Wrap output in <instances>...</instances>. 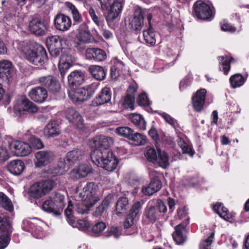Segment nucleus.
Instances as JSON below:
<instances>
[{"mask_svg": "<svg viewBox=\"0 0 249 249\" xmlns=\"http://www.w3.org/2000/svg\"><path fill=\"white\" fill-rule=\"evenodd\" d=\"M109 139L108 137H104L98 142L100 147L99 149H94V155H96L94 164L107 171H112L117 167L118 161L113 152L108 149L110 145Z\"/></svg>", "mask_w": 249, "mask_h": 249, "instance_id": "obj_1", "label": "nucleus"}, {"mask_svg": "<svg viewBox=\"0 0 249 249\" xmlns=\"http://www.w3.org/2000/svg\"><path fill=\"white\" fill-rule=\"evenodd\" d=\"M17 48L24 57L35 65L42 66L48 59L45 48L40 44L23 41L18 44Z\"/></svg>", "mask_w": 249, "mask_h": 249, "instance_id": "obj_2", "label": "nucleus"}, {"mask_svg": "<svg viewBox=\"0 0 249 249\" xmlns=\"http://www.w3.org/2000/svg\"><path fill=\"white\" fill-rule=\"evenodd\" d=\"M93 182L88 183L83 188V195L80 193V197H85L84 200L77 202L74 206H73L71 202L70 201L67 209L65 210V214L68 218L72 217L74 212L80 214H87L93 205Z\"/></svg>", "mask_w": 249, "mask_h": 249, "instance_id": "obj_3", "label": "nucleus"}, {"mask_svg": "<svg viewBox=\"0 0 249 249\" xmlns=\"http://www.w3.org/2000/svg\"><path fill=\"white\" fill-rule=\"evenodd\" d=\"M177 216L178 219L182 220V222L175 227V231L172 236L178 244H183L187 239L185 234L186 226L189 223V218L188 216L187 210L185 208L178 210Z\"/></svg>", "mask_w": 249, "mask_h": 249, "instance_id": "obj_4", "label": "nucleus"}, {"mask_svg": "<svg viewBox=\"0 0 249 249\" xmlns=\"http://www.w3.org/2000/svg\"><path fill=\"white\" fill-rule=\"evenodd\" d=\"M93 93V85L91 84L83 88H70L68 95L70 99L74 103H82L90 99Z\"/></svg>", "mask_w": 249, "mask_h": 249, "instance_id": "obj_5", "label": "nucleus"}, {"mask_svg": "<svg viewBox=\"0 0 249 249\" xmlns=\"http://www.w3.org/2000/svg\"><path fill=\"white\" fill-rule=\"evenodd\" d=\"M54 186L55 182L52 180L36 182L30 187V196L36 198L41 197L51 191Z\"/></svg>", "mask_w": 249, "mask_h": 249, "instance_id": "obj_6", "label": "nucleus"}, {"mask_svg": "<svg viewBox=\"0 0 249 249\" xmlns=\"http://www.w3.org/2000/svg\"><path fill=\"white\" fill-rule=\"evenodd\" d=\"M146 15V9L141 7L136 8L132 16L129 18L128 28L136 34L139 33L143 26L144 18Z\"/></svg>", "mask_w": 249, "mask_h": 249, "instance_id": "obj_7", "label": "nucleus"}, {"mask_svg": "<svg viewBox=\"0 0 249 249\" xmlns=\"http://www.w3.org/2000/svg\"><path fill=\"white\" fill-rule=\"evenodd\" d=\"M77 34L74 41V47L82 52L85 49V44L91 42L92 35L86 24H82L77 29Z\"/></svg>", "mask_w": 249, "mask_h": 249, "instance_id": "obj_8", "label": "nucleus"}, {"mask_svg": "<svg viewBox=\"0 0 249 249\" xmlns=\"http://www.w3.org/2000/svg\"><path fill=\"white\" fill-rule=\"evenodd\" d=\"M194 15L200 19L208 20L213 17L210 7L202 1H196L193 5Z\"/></svg>", "mask_w": 249, "mask_h": 249, "instance_id": "obj_9", "label": "nucleus"}, {"mask_svg": "<svg viewBox=\"0 0 249 249\" xmlns=\"http://www.w3.org/2000/svg\"><path fill=\"white\" fill-rule=\"evenodd\" d=\"M38 82L41 85L46 87L51 93H58L61 89V85L58 80L51 75L42 76L39 78Z\"/></svg>", "mask_w": 249, "mask_h": 249, "instance_id": "obj_10", "label": "nucleus"}, {"mask_svg": "<svg viewBox=\"0 0 249 249\" xmlns=\"http://www.w3.org/2000/svg\"><path fill=\"white\" fill-rule=\"evenodd\" d=\"M14 109L20 112L26 111L29 113H36L38 110L37 106L24 96H21L17 100Z\"/></svg>", "mask_w": 249, "mask_h": 249, "instance_id": "obj_11", "label": "nucleus"}, {"mask_svg": "<svg viewBox=\"0 0 249 249\" xmlns=\"http://www.w3.org/2000/svg\"><path fill=\"white\" fill-rule=\"evenodd\" d=\"M9 147L12 152L18 156H26L31 152V146L22 141H13L9 142Z\"/></svg>", "mask_w": 249, "mask_h": 249, "instance_id": "obj_12", "label": "nucleus"}, {"mask_svg": "<svg viewBox=\"0 0 249 249\" xmlns=\"http://www.w3.org/2000/svg\"><path fill=\"white\" fill-rule=\"evenodd\" d=\"M36 160L35 161L36 167H42L46 166L53 160L54 155L50 150L40 151L35 155Z\"/></svg>", "mask_w": 249, "mask_h": 249, "instance_id": "obj_13", "label": "nucleus"}, {"mask_svg": "<svg viewBox=\"0 0 249 249\" xmlns=\"http://www.w3.org/2000/svg\"><path fill=\"white\" fill-rule=\"evenodd\" d=\"M48 24L41 19H33L29 24V29L32 33L37 36H43L48 31Z\"/></svg>", "mask_w": 249, "mask_h": 249, "instance_id": "obj_14", "label": "nucleus"}, {"mask_svg": "<svg viewBox=\"0 0 249 249\" xmlns=\"http://www.w3.org/2000/svg\"><path fill=\"white\" fill-rule=\"evenodd\" d=\"M124 3L125 0H113L106 18L108 22L113 21L121 14Z\"/></svg>", "mask_w": 249, "mask_h": 249, "instance_id": "obj_15", "label": "nucleus"}, {"mask_svg": "<svg viewBox=\"0 0 249 249\" xmlns=\"http://www.w3.org/2000/svg\"><path fill=\"white\" fill-rule=\"evenodd\" d=\"M72 57L68 52L64 51L59 58L58 68L62 77H64L67 71L71 67Z\"/></svg>", "mask_w": 249, "mask_h": 249, "instance_id": "obj_16", "label": "nucleus"}, {"mask_svg": "<svg viewBox=\"0 0 249 249\" xmlns=\"http://www.w3.org/2000/svg\"><path fill=\"white\" fill-rule=\"evenodd\" d=\"M137 90V86L135 84L130 85L127 90L126 95L122 102V105L125 109L130 108L131 110L134 109L135 102V96Z\"/></svg>", "mask_w": 249, "mask_h": 249, "instance_id": "obj_17", "label": "nucleus"}, {"mask_svg": "<svg viewBox=\"0 0 249 249\" xmlns=\"http://www.w3.org/2000/svg\"><path fill=\"white\" fill-rule=\"evenodd\" d=\"M206 90L204 89L197 90L192 97V104L194 109L197 112H200L205 101Z\"/></svg>", "mask_w": 249, "mask_h": 249, "instance_id": "obj_18", "label": "nucleus"}, {"mask_svg": "<svg viewBox=\"0 0 249 249\" xmlns=\"http://www.w3.org/2000/svg\"><path fill=\"white\" fill-rule=\"evenodd\" d=\"M29 96L34 102L38 103H43L48 97V92L45 88L36 87L33 88L29 92Z\"/></svg>", "mask_w": 249, "mask_h": 249, "instance_id": "obj_19", "label": "nucleus"}, {"mask_svg": "<svg viewBox=\"0 0 249 249\" xmlns=\"http://www.w3.org/2000/svg\"><path fill=\"white\" fill-rule=\"evenodd\" d=\"M160 214L155 206H151L144 209L143 221L147 224H153L159 219Z\"/></svg>", "mask_w": 249, "mask_h": 249, "instance_id": "obj_20", "label": "nucleus"}, {"mask_svg": "<svg viewBox=\"0 0 249 249\" xmlns=\"http://www.w3.org/2000/svg\"><path fill=\"white\" fill-rule=\"evenodd\" d=\"M92 168L87 164H81L78 167L74 168L69 174L71 178L77 179L86 177L91 172Z\"/></svg>", "mask_w": 249, "mask_h": 249, "instance_id": "obj_21", "label": "nucleus"}, {"mask_svg": "<svg viewBox=\"0 0 249 249\" xmlns=\"http://www.w3.org/2000/svg\"><path fill=\"white\" fill-rule=\"evenodd\" d=\"M84 79V74L81 71L75 70L72 71L68 76L70 88L78 87L83 83Z\"/></svg>", "mask_w": 249, "mask_h": 249, "instance_id": "obj_22", "label": "nucleus"}, {"mask_svg": "<svg viewBox=\"0 0 249 249\" xmlns=\"http://www.w3.org/2000/svg\"><path fill=\"white\" fill-rule=\"evenodd\" d=\"M54 25L57 30L65 31L71 27V20L68 17L63 14L58 15L54 19Z\"/></svg>", "mask_w": 249, "mask_h": 249, "instance_id": "obj_23", "label": "nucleus"}, {"mask_svg": "<svg viewBox=\"0 0 249 249\" xmlns=\"http://www.w3.org/2000/svg\"><path fill=\"white\" fill-rule=\"evenodd\" d=\"M8 171L15 176H19L22 174L25 169L24 162L20 160H15L10 161L7 165Z\"/></svg>", "mask_w": 249, "mask_h": 249, "instance_id": "obj_24", "label": "nucleus"}, {"mask_svg": "<svg viewBox=\"0 0 249 249\" xmlns=\"http://www.w3.org/2000/svg\"><path fill=\"white\" fill-rule=\"evenodd\" d=\"M13 70L11 62L6 60L0 61V77L9 80L12 76Z\"/></svg>", "mask_w": 249, "mask_h": 249, "instance_id": "obj_25", "label": "nucleus"}, {"mask_svg": "<svg viewBox=\"0 0 249 249\" xmlns=\"http://www.w3.org/2000/svg\"><path fill=\"white\" fill-rule=\"evenodd\" d=\"M66 117L70 122L80 127L83 124V119L79 112L73 107L68 108L66 111Z\"/></svg>", "mask_w": 249, "mask_h": 249, "instance_id": "obj_26", "label": "nucleus"}, {"mask_svg": "<svg viewBox=\"0 0 249 249\" xmlns=\"http://www.w3.org/2000/svg\"><path fill=\"white\" fill-rule=\"evenodd\" d=\"M60 133L59 126L55 122H50L44 129V134L47 138L55 137Z\"/></svg>", "mask_w": 249, "mask_h": 249, "instance_id": "obj_27", "label": "nucleus"}, {"mask_svg": "<svg viewBox=\"0 0 249 249\" xmlns=\"http://www.w3.org/2000/svg\"><path fill=\"white\" fill-rule=\"evenodd\" d=\"M129 208V203L128 199L125 197H120L116 203V213L118 216L124 214Z\"/></svg>", "mask_w": 249, "mask_h": 249, "instance_id": "obj_28", "label": "nucleus"}, {"mask_svg": "<svg viewBox=\"0 0 249 249\" xmlns=\"http://www.w3.org/2000/svg\"><path fill=\"white\" fill-rule=\"evenodd\" d=\"M129 118L131 122L138 129L141 130L146 129V123L142 115L137 113H132L130 114Z\"/></svg>", "mask_w": 249, "mask_h": 249, "instance_id": "obj_29", "label": "nucleus"}, {"mask_svg": "<svg viewBox=\"0 0 249 249\" xmlns=\"http://www.w3.org/2000/svg\"><path fill=\"white\" fill-rule=\"evenodd\" d=\"M158 35V33L150 26L147 30L143 31L144 40L149 46H154L155 44Z\"/></svg>", "mask_w": 249, "mask_h": 249, "instance_id": "obj_30", "label": "nucleus"}, {"mask_svg": "<svg viewBox=\"0 0 249 249\" xmlns=\"http://www.w3.org/2000/svg\"><path fill=\"white\" fill-rule=\"evenodd\" d=\"M111 91L109 88H103L96 98V104L97 105H103L108 102L111 99Z\"/></svg>", "mask_w": 249, "mask_h": 249, "instance_id": "obj_31", "label": "nucleus"}, {"mask_svg": "<svg viewBox=\"0 0 249 249\" xmlns=\"http://www.w3.org/2000/svg\"><path fill=\"white\" fill-rule=\"evenodd\" d=\"M61 214L65 206V196L59 193L55 192L50 196Z\"/></svg>", "mask_w": 249, "mask_h": 249, "instance_id": "obj_32", "label": "nucleus"}, {"mask_svg": "<svg viewBox=\"0 0 249 249\" xmlns=\"http://www.w3.org/2000/svg\"><path fill=\"white\" fill-rule=\"evenodd\" d=\"M219 61V69L225 75H227L231 69V62L233 58L231 56H221L218 57Z\"/></svg>", "mask_w": 249, "mask_h": 249, "instance_id": "obj_33", "label": "nucleus"}, {"mask_svg": "<svg viewBox=\"0 0 249 249\" xmlns=\"http://www.w3.org/2000/svg\"><path fill=\"white\" fill-rule=\"evenodd\" d=\"M154 164H157L160 167L166 169L169 165V156L165 151H161L158 149V156L156 162Z\"/></svg>", "mask_w": 249, "mask_h": 249, "instance_id": "obj_34", "label": "nucleus"}, {"mask_svg": "<svg viewBox=\"0 0 249 249\" xmlns=\"http://www.w3.org/2000/svg\"><path fill=\"white\" fill-rule=\"evenodd\" d=\"M114 65L111 68V76L112 78L116 79L121 74V71L124 69V63L118 59H115L113 60Z\"/></svg>", "mask_w": 249, "mask_h": 249, "instance_id": "obj_35", "label": "nucleus"}, {"mask_svg": "<svg viewBox=\"0 0 249 249\" xmlns=\"http://www.w3.org/2000/svg\"><path fill=\"white\" fill-rule=\"evenodd\" d=\"M66 39L57 36H52L47 39V44L49 48H61L63 42H66Z\"/></svg>", "mask_w": 249, "mask_h": 249, "instance_id": "obj_36", "label": "nucleus"}, {"mask_svg": "<svg viewBox=\"0 0 249 249\" xmlns=\"http://www.w3.org/2000/svg\"><path fill=\"white\" fill-rule=\"evenodd\" d=\"M42 209L47 213H53L55 216L60 214L59 210H58L55 206H54L50 197L43 202Z\"/></svg>", "mask_w": 249, "mask_h": 249, "instance_id": "obj_37", "label": "nucleus"}, {"mask_svg": "<svg viewBox=\"0 0 249 249\" xmlns=\"http://www.w3.org/2000/svg\"><path fill=\"white\" fill-rule=\"evenodd\" d=\"M71 166V163L67 160V157L60 159L58 167L54 169L53 173L57 175H62Z\"/></svg>", "mask_w": 249, "mask_h": 249, "instance_id": "obj_38", "label": "nucleus"}, {"mask_svg": "<svg viewBox=\"0 0 249 249\" xmlns=\"http://www.w3.org/2000/svg\"><path fill=\"white\" fill-rule=\"evenodd\" d=\"M66 157L67 160L69 161L72 165L82 159V152L78 149L73 150L69 152L67 154Z\"/></svg>", "mask_w": 249, "mask_h": 249, "instance_id": "obj_39", "label": "nucleus"}, {"mask_svg": "<svg viewBox=\"0 0 249 249\" xmlns=\"http://www.w3.org/2000/svg\"><path fill=\"white\" fill-rule=\"evenodd\" d=\"M144 156L149 162L154 164L157 160L158 150L157 152L154 148L147 146L145 148Z\"/></svg>", "mask_w": 249, "mask_h": 249, "instance_id": "obj_40", "label": "nucleus"}, {"mask_svg": "<svg viewBox=\"0 0 249 249\" xmlns=\"http://www.w3.org/2000/svg\"><path fill=\"white\" fill-rule=\"evenodd\" d=\"M69 223L73 227H77L79 230L86 231L89 228V221L86 219H79L77 221L76 225L74 221L71 218H69Z\"/></svg>", "mask_w": 249, "mask_h": 249, "instance_id": "obj_41", "label": "nucleus"}, {"mask_svg": "<svg viewBox=\"0 0 249 249\" xmlns=\"http://www.w3.org/2000/svg\"><path fill=\"white\" fill-rule=\"evenodd\" d=\"M134 142L135 145H142L146 142V137L140 133L132 132L131 136L129 139Z\"/></svg>", "mask_w": 249, "mask_h": 249, "instance_id": "obj_42", "label": "nucleus"}, {"mask_svg": "<svg viewBox=\"0 0 249 249\" xmlns=\"http://www.w3.org/2000/svg\"><path fill=\"white\" fill-rule=\"evenodd\" d=\"M12 226L9 218L6 216L0 217V231L7 234L12 232Z\"/></svg>", "mask_w": 249, "mask_h": 249, "instance_id": "obj_43", "label": "nucleus"}, {"mask_svg": "<svg viewBox=\"0 0 249 249\" xmlns=\"http://www.w3.org/2000/svg\"><path fill=\"white\" fill-rule=\"evenodd\" d=\"M230 81L231 87L236 88L242 86L245 80L241 74H235L230 77Z\"/></svg>", "mask_w": 249, "mask_h": 249, "instance_id": "obj_44", "label": "nucleus"}, {"mask_svg": "<svg viewBox=\"0 0 249 249\" xmlns=\"http://www.w3.org/2000/svg\"><path fill=\"white\" fill-rule=\"evenodd\" d=\"M0 205L9 212H11L13 210L11 200L2 192L0 193Z\"/></svg>", "mask_w": 249, "mask_h": 249, "instance_id": "obj_45", "label": "nucleus"}, {"mask_svg": "<svg viewBox=\"0 0 249 249\" xmlns=\"http://www.w3.org/2000/svg\"><path fill=\"white\" fill-rule=\"evenodd\" d=\"M110 201L109 198H106L102 202V203L96 208L94 212V216L98 217L101 215L106 211Z\"/></svg>", "mask_w": 249, "mask_h": 249, "instance_id": "obj_46", "label": "nucleus"}, {"mask_svg": "<svg viewBox=\"0 0 249 249\" xmlns=\"http://www.w3.org/2000/svg\"><path fill=\"white\" fill-rule=\"evenodd\" d=\"M37 224L36 221L35 219H26L22 222V229L30 232L34 231V228Z\"/></svg>", "mask_w": 249, "mask_h": 249, "instance_id": "obj_47", "label": "nucleus"}, {"mask_svg": "<svg viewBox=\"0 0 249 249\" xmlns=\"http://www.w3.org/2000/svg\"><path fill=\"white\" fill-rule=\"evenodd\" d=\"M116 132L120 136L125 137L129 140L131 136L133 130L129 127H119L116 128Z\"/></svg>", "mask_w": 249, "mask_h": 249, "instance_id": "obj_48", "label": "nucleus"}, {"mask_svg": "<svg viewBox=\"0 0 249 249\" xmlns=\"http://www.w3.org/2000/svg\"><path fill=\"white\" fill-rule=\"evenodd\" d=\"M106 72L101 66L94 65V79L101 81L105 79Z\"/></svg>", "mask_w": 249, "mask_h": 249, "instance_id": "obj_49", "label": "nucleus"}, {"mask_svg": "<svg viewBox=\"0 0 249 249\" xmlns=\"http://www.w3.org/2000/svg\"><path fill=\"white\" fill-rule=\"evenodd\" d=\"M214 233L212 232L210 235L206 239L202 241L199 245L200 249H210L209 248L210 247L213 238Z\"/></svg>", "mask_w": 249, "mask_h": 249, "instance_id": "obj_50", "label": "nucleus"}, {"mask_svg": "<svg viewBox=\"0 0 249 249\" xmlns=\"http://www.w3.org/2000/svg\"><path fill=\"white\" fill-rule=\"evenodd\" d=\"M179 145L182 149L183 153L189 154L192 157L193 156L194 152L192 150V148L184 141L180 139Z\"/></svg>", "mask_w": 249, "mask_h": 249, "instance_id": "obj_51", "label": "nucleus"}, {"mask_svg": "<svg viewBox=\"0 0 249 249\" xmlns=\"http://www.w3.org/2000/svg\"><path fill=\"white\" fill-rule=\"evenodd\" d=\"M137 103L139 106L144 107H147L150 104V101L145 93H142L139 96Z\"/></svg>", "mask_w": 249, "mask_h": 249, "instance_id": "obj_52", "label": "nucleus"}, {"mask_svg": "<svg viewBox=\"0 0 249 249\" xmlns=\"http://www.w3.org/2000/svg\"><path fill=\"white\" fill-rule=\"evenodd\" d=\"M30 141L32 146L36 149H41L44 147L43 142L38 138L33 136L30 138Z\"/></svg>", "mask_w": 249, "mask_h": 249, "instance_id": "obj_53", "label": "nucleus"}, {"mask_svg": "<svg viewBox=\"0 0 249 249\" xmlns=\"http://www.w3.org/2000/svg\"><path fill=\"white\" fill-rule=\"evenodd\" d=\"M142 209V204L140 201H137L134 203L130 210L129 214L136 217Z\"/></svg>", "mask_w": 249, "mask_h": 249, "instance_id": "obj_54", "label": "nucleus"}, {"mask_svg": "<svg viewBox=\"0 0 249 249\" xmlns=\"http://www.w3.org/2000/svg\"><path fill=\"white\" fill-rule=\"evenodd\" d=\"M106 58V53L104 50L94 48V61H102Z\"/></svg>", "mask_w": 249, "mask_h": 249, "instance_id": "obj_55", "label": "nucleus"}, {"mask_svg": "<svg viewBox=\"0 0 249 249\" xmlns=\"http://www.w3.org/2000/svg\"><path fill=\"white\" fill-rule=\"evenodd\" d=\"M70 9L71 11L73 20L78 22L81 21L82 18L75 7L72 4H71L70 6Z\"/></svg>", "mask_w": 249, "mask_h": 249, "instance_id": "obj_56", "label": "nucleus"}, {"mask_svg": "<svg viewBox=\"0 0 249 249\" xmlns=\"http://www.w3.org/2000/svg\"><path fill=\"white\" fill-rule=\"evenodd\" d=\"M106 228L105 223L102 221L98 222L94 224V236H95V234L98 235L102 233Z\"/></svg>", "mask_w": 249, "mask_h": 249, "instance_id": "obj_57", "label": "nucleus"}, {"mask_svg": "<svg viewBox=\"0 0 249 249\" xmlns=\"http://www.w3.org/2000/svg\"><path fill=\"white\" fill-rule=\"evenodd\" d=\"M160 115L164 118L167 123L173 126L174 127H176V120L172 118L170 115L165 112H161L160 113Z\"/></svg>", "mask_w": 249, "mask_h": 249, "instance_id": "obj_58", "label": "nucleus"}, {"mask_svg": "<svg viewBox=\"0 0 249 249\" xmlns=\"http://www.w3.org/2000/svg\"><path fill=\"white\" fill-rule=\"evenodd\" d=\"M160 214V216L161 213H164L167 212V209L165 204L163 201L160 200L157 201L156 205H155Z\"/></svg>", "mask_w": 249, "mask_h": 249, "instance_id": "obj_59", "label": "nucleus"}, {"mask_svg": "<svg viewBox=\"0 0 249 249\" xmlns=\"http://www.w3.org/2000/svg\"><path fill=\"white\" fill-rule=\"evenodd\" d=\"M149 184L150 186H151V188H153L156 192H158L161 188V182L158 178H153Z\"/></svg>", "mask_w": 249, "mask_h": 249, "instance_id": "obj_60", "label": "nucleus"}, {"mask_svg": "<svg viewBox=\"0 0 249 249\" xmlns=\"http://www.w3.org/2000/svg\"><path fill=\"white\" fill-rule=\"evenodd\" d=\"M219 215L221 218L228 221H230L231 219V214L228 213V209L223 206H222L221 208Z\"/></svg>", "mask_w": 249, "mask_h": 249, "instance_id": "obj_61", "label": "nucleus"}, {"mask_svg": "<svg viewBox=\"0 0 249 249\" xmlns=\"http://www.w3.org/2000/svg\"><path fill=\"white\" fill-rule=\"evenodd\" d=\"M9 241L10 238L7 235L0 236V249H5L8 246Z\"/></svg>", "mask_w": 249, "mask_h": 249, "instance_id": "obj_62", "label": "nucleus"}, {"mask_svg": "<svg viewBox=\"0 0 249 249\" xmlns=\"http://www.w3.org/2000/svg\"><path fill=\"white\" fill-rule=\"evenodd\" d=\"M31 233L34 236L37 238H40L42 236L41 228L37 225V223L36 224V226L34 228V231H32Z\"/></svg>", "mask_w": 249, "mask_h": 249, "instance_id": "obj_63", "label": "nucleus"}, {"mask_svg": "<svg viewBox=\"0 0 249 249\" xmlns=\"http://www.w3.org/2000/svg\"><path fill=\"white\" fill-rule=\"evenodd\" d=\"M135 217L128 214L124 222V226L125 229L130 227L134 224V219Z\"/></svg>", "mask_w": 249, "mask_h": 249, "instance_id": "obj_64", "label": "nucleus"}]
</instances>
